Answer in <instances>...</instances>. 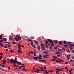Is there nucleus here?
<instances>
[{
  "mask_svg": "<svg viewBox=\"0 0 74 74\" xmlns=\"http://www.w3.org/2000/svg\"><path fill=\"white\" fill-rule=\"evenodd\" d=\"M35 42V44H38L39 43H38V42L37 41L35 40L34 41Z\"/></svg>",
  "mask_w": 74,
  "mask_h": 74,
  "instance_id": "2eb2a0df",
  "label": "nucleus"
},
{
  "mask_svg": "<svg viewBox=\"0 0 74 74\" xmlns=\"http://www.w3.org/2000/svg\"><path fill=\"white\" fill-rule=\"evenodd\" d=\"M38 59H39L40 60V59H41V58L39 57Z\"/></svg>",
  "mask_w": 74,
  "mask_h": 74,
  "instance_id": "052dcab7",
  "label": "nucleus"
},
{
  "mask_svg": "<svg viewBox=\"0 0 74 74\" xmlns=\"http://www.w3.org/2000/svg\"><path fill=\"white\" fill-rule=\"evenodd\" d=\"M58 71H57L56 70V73H58Z\"/></svg>",
  "mask_w": 74,
  "mask_h": 74,
  "instance_id": "e2e57ef3",
  "label": "nucleus"
},
{
  "mask_svg": "<svg viewBox=\"0 0 74 74\" xmlns=\"http://www.w3.org/2000/svg\"><path fill=\"white\" fill-rule=\"evenodd\" d=\"M41 45L42 46V47H45L44 45L43 44H41Z\"/></svg>",
  "mask_w": 74,
  "mask_h": 74,
  "instance_id": "473e14b6",
  "label": "nucleus"
},
{
  "mask_svg": "<svg viewBox=\"0 0 74 74\" xmlns=\"http://www.w3.org/2000/svg\"><path fill=\"white\" fill-rule=\"evenodd\" d=\"M70 56H71V55H68L67 56L66 58H67L69 60V59H70V58H70Z\"/></svg>",
  "mask_w": 74,
  "mask_h": 74,
  "instance_id": "4468645a",
  "label": "nucleus"
},
{
  "mask_svg": "<svg viewBox=\"0 0 74 74\" xmlns=\"http://www.w3.org/2000/svg\"><path fill=\"white\" fill-rule=\"evenodd\" d=\"M56 61V62H64V61H63V60L59 61L58 60H56V61Z\"/></svg>",
  "mask_w": 74,
  "mask_h": 74,
  "instance_id": "9d476101",
  "label": "nucleus"
},
{
  "mask_svg": "<svg viewBox=\"0 0 74 74\" xmlns=\"http://www.w3.org/2000/svg\"><path fill=\"white\" fill-rule=\"evenodd\" d=\"M2 42H3V40L1 39L0 40V43Z\"/></svg>",
  "mask_w": 74,
  "mask_h": 74,
  "instance_id": "2f4dec72",
  "label": "nucleus"
},
{
  "mask_svg": "<svg viewBox=\"0 0 74 74\" xmlns=\"http://www.w3.org/2000/svg\"><path fill=\"white\" fill-rule=\"evenodd\" d=\"M18 40H21V37H19L18 38Z\"/></svg>",
  "mask_w": 74,
  "mask_h": 74,
  "instance_id": "4c0bfd02",
  "label": "nucleus"
},
{
  "mask_svg": "<svg viewBox=\"0 0 74 74\" xmlns=\"http://www.w3.org/2000/svg\"><path fill=\"white\" fill-rule=\"evenodd\" d=\"M69 46H71V47H73V45L70 44L69 45Z\"/></svg>",
  "mask_w": 74,
  "mask_h": 74,
  "instance_id": "c9c22d12",
  "label": "nucleus"
},
{
  "mask_svg": "<svg viewBox=\"0 0 74 74\" xmlns=\"http://www.w3.org/2000/svg\"><path fill=\"white\" fill-rule=\"evenodd\" d=\"M62 50L63 51H65V49H64V48H62Z\"/></svg>",
  "mask_w": 74,
  "mask_h": 74,
  "instance_id": "3c124183",
  "label": "nucleus"
},
{
  "mask_svg": "<svg viewBox=\"0 0 74 74\" xmlns=\"http://www.w3.org/2000/svg\"><path fill=\"white\" fill-rule=\"evenodd\" d=\"M57 59H58V60H60V58H57Z\"/></svg>",
  "mask_w": 74,
  "mask_h": 74,
  "instance_id": "680f3d73",
  "label": "nucleus"
},
{
  "mask_svg": "<svg viewBox=\"0 0 74 74\" xmlns=\"http://www.w3.org/2000/svg\"><path fill=\"white\" fill-rule=\"evenodd\" d=\"M10 52H12H12H14V51L11 50L10 51Z\"/></svg>",
  "mask_w": 74,
  "mask_h": 74,
  "instance_id": "603ef678",
  "label": "nucleus"
},
{
  "mask_svg": "<svg viewBox=\"0 0 74 74\" xmlns=\"http://www.w3.org/2000/svg\"><path fill=\"white\" fill-rule=\"evenodd\" d=\"M70 61L71 62H74V60L71 59L70 60Z\"/></svg>",
  "mask_w": 74,
  "mask_h": 74,
  "instance_id": "58836bf2",
  "label": "nucleus"
},
{
  "mask_svg": "<svg viewBox=\"0 0 74 74\" xmlns=\"http://www.w3.org/2000/svg\"><path fill=\"white\" fill-rule=\"evenodd\" d=\"M34 59H36V60H38V58L37 57H34Z\"/></svg>",
  "mask_w": 74,
  "mask_h": 74,
  "instance_id": "aec40b11",
  "label": "nucleus"
},
{
  "mask_svg": "<svg viewBox=\"0 0 74 74\" xmlns=\"http://www.w3.org/2000/svg\"><path fill=\"white\" fill-rule=\"evenodd\" d=\"M70 74H73V73L72 72H70Z\"/></svg>",
  "mask_w": 74,
  "mask_h": 74,
  "instance_id": "774afa93",
  "label": "nucleus"
},
{
  "mask_svg": "<svg viewBox=\"0 0 74 74\" xmlns=\"http://www.w3.org/2000/svg\"><path fill=\"white\" fill-rule=\"evenodd\" d=\"M30 44L32 47H33V48H36V46L34 45H33V42H32L30 43Z\"/></svg>",
  "mask_w": 74,
  "mask_h": 74,
  "instance_id": "423d86ee",
  "label": "nucleus"
},
{
  "mask_svg": "<svg viewBox=\"0 0 74 74\" xmlns=\"http://www.w3.org/2000/svg\"><path fill=\"white\" fill-rule=\"evenodd\" d=\"M58 41H56L55 42V43H58Z\"/></svg>",
  "mask_w": 74,
  "mask_h": 74,
  "instance_id": "69168bd1",
  "label": "nucleus"
},
{
  "mask_svg": "<svg viewBox=\"0 0 74 74\" xmlns=\"http://www.w3.org/2000/svg\"><path fill=\"white\" fill-rule=\"evenodd\" d=\"M44 53H45L44 55H43V57L44 58H47L48 57L47 56H49V55L47 54L48 53V52L47 51H44L43 52Z\"/></svg>",
  "mask_w": 74,
  "mask_h": 74,
  "instance_id": "7ed1b4c3",
  "label": "nucleus"
},
{
  "mask_svg": "<svg viewBox=\"0 0 74 74\" xmlns=\"http://www.w3.org/2000/svg\"><path fill=\"white\" fill-rule=\"evenodd\" d=\"M5 67V65H2V67Z\"/></svg>",
  "mask_w": 74,
  "mask_h": 74,
  "instance_id": "8fccbe9b",
  "label": "nucleus"
},
{
  "mask_svg": "<svg viewBox=\"0 0 74 74\" xmlns=\"http://www.w3.org/2000/svg\"><path fill=\"white\" fill-rule=\"evenodd\" d=\"M36 71L32 70V71L36 72V73H38L39 71H40V70L38 69H36Z\"/></svg>",
  "mask_w": 74,
  "mask_h": 74,
  "instance_id": "39448f33",
  "label": "nucleus"
},
{
  "mask_svg": "<svg viewBox=\"0 0 74 74\" xmlns=\"http://www.w3.org/2000/svg\"><path fill=\"white\" fill-rule=\"evenodd\" d=\"M16 37L14 38L15 40H16V41H19V39H18V37H19L20 36H18V35H16Z\"/></svg>",
  "mask_w": 74,
  "mask_h": 74,
  "instance_id": "20e7f679",
  "label": "nucleus"
},
{
  "mask_svg": "<svg viewBox=\"0 0 74 74\" xmlns=\"http://www.w3.org/2000/svg\"><path fill=\"white\" fill-rule=\"evenodd\" d=\"M28 41H30L31 42H33V40L31 39H28Z\"/></svg>",
  "mask_w": 74,
  "mask_h": 74,
  "instance_id": "a878e982",
  "label": "nucleus"
},
{
  "mask_svg": "<svg viewBox=\"0 0 74 74\" xmlns=\"http://www.w3.org/2000/svg\"><path fill=\"white\" fill-rule=\"evenodd\" d=\"M23 70H25V71H26V69H25V68H23Z\"/></svg>",
  "mask_w": 74,
  "mask_h": 74,
  "instance_id": "864d4df0",
  "label": "nucleus"
},
{
  "mask_svg": "<svg viewBox=\"0 0 74 74\" xmlns=\"http://www.w3.org/2000/svg\"><path fill=\"white\" fill-rule=\"evenodd\" d=\"M39 62H46V61L45 60H40L39 61Z\"/></svg>",
  "mask_w": 74,
  "mask_h": 74,
  "instance_id": "9b49d317",
  "label": "nucleus"
},
{
  "mask_svg": "<svg viewBox=\"0 0 74 74\" xmlns=\"http://www.w3.org/2000/svg\"><path fill=\"white\" fill-rule=\"evenodd\" d=\"M39 56L40 58H42V56L41 54H39Z\"/></svg>",
  "mask_w": 74,
  "mask_h": 74,
  "instance_id": "c756f323",
  "label": "nucleus"
},
{
  "mask_svg": "<svg viewBox=\"0 0 74 74\" xmlns=\"http://www.w3.org/2000/svg\"><path fill=\"white\" fill-rule=\"evenodd\" d=\"M67 44H71V42H67Z\"/></svg>",
  "mask_w": 74,
  "mask_h": 74,
  "instance_id": "37998d69",
  "label": "nucleus"
},
{
  "mask_svg": "<svg viewBox=\"0 0 74 74\" xmlns=\"http://www.w3.org/2000/svg\"><path fill=\"white\" fill-rule=\"evenodd\" d=\"M0 38L1 39H2V35H0Z\"/></svg>",
  "mask_w": 74,
  "mask_h": 74,
  "instance_id": "72a5a7b5",
  "label": "nucleus"
},
{
  "mask_svg": "<svg viewBox=\"0 0 74 74\" xmlns=\"http://www.w3.org/2000/svg\"><path fill=\"white\" fill-rule=\"evenodd\" d=\"M0 55L1 56H2V55H3V53H0Z\"/></svg>",
  "mask_w": 74,
  "mask_h": 74,
  "instance_id": "13d9d810",
  "label": "nucleus"
},
{
  "mask_svg": "<svg viewBox=\"0 0 74 74\" xmlns=\"http://www.w3.org/2000/svg\"><path fill=\"white\" fill-rule=\"evenodd\" d=\"M49 48H50V49H52V47L50 46V47H49Z\"/></svg>",
  "mask_w": 74,
  "mask_h": 74,
  "instance_id": "4d7b16f0",
  "label": "nucleus"
},
{
  "mask_svg": "<svg viewBox=\"0 0 74 74\" xmlns=\"http://www.w3.org/2000/svg\"><path fill=\"white\" fill-rule=\"evenodd\" d=\"M35 54H36V52H34V56H37V55H36Z\"/></svg>",
  "mask_w": 74,
  "mask_h": 74,
  "instance_id": "a19ab883",
  "label": "nucleus"
},
{
  "mask_svg": "<svg viewBox=\"0 0 74 74\" xmlns=\"http://www.w3.org/2000/svg\"><path fill=\"white\" fill-rule=\"evenodd\" d=\"M53 58H54V59H57V57H56L55 56H53Z\"/></svg>",
  "mask_w": 74,
  "mask_h": 74,
  "instance_id": "cd10ccee",
  "label": "nucleus"
},
{
  "mask_svg": "<svg viewBox=\"0 0 74 74\" xmlns=\"http://www.w3.org/2000/svg\"><path fill=\"white\" fill-rule=\"evenodd\" d=\"M66 51H67V52H68L69 53H70V50H69L67 49H66Z\"/></svg>",
  "mask_w": 74,
  "mask_h": 74,
  "instance_id": "393cba45",
  "label": "nucleus"
},
{
  "mask_svg": "<svg viewBox=\"0 0 74 74\" xmlns=\"http://www.w3.org/2000/svg\"><path fill=\"white\" fill-rule=\"evenodd\" d=\"M51 60H52V61H56V60H54L53 59H51Z\"/></svg>",
  "mask_w": 74,
  "mask_h": 74,
  "instance_id": "de8ad7c7",
  "label": "nucleus"
},
{
  "mask_svg": "<svg viewBox=\"0 0 74 74\" xmlns=\"http://www.w3.org/2000/svg\"><path fill=\"white\" fill-rule=\"evenodd\" d=\"M73 71V69L70 70L69 71V72H71V71Z\"/></svg>",
  "mask_w": 74,
  "mask_h": 74,
  "instance_id": "49530a36",
  "label": "nucleus"
},
{
  "mask_svg": "<svg viewBox=\"0 0 74 74\" xmlns=\"http://www.w3.org/2000/svg\"><path fill=\"white\" fill-rule=\"evenodd\" d=\"M13 44H16V43H15V42H12Z\"/></svg>",
  "mask_w": 74,
  "mask_h": 74,
  "instance_id": "6e6d98bb",
  "label": "nucleus"
},
{
  "mask_svg": "<svg viewBox=\"0 0 74 74\" xmlns=\"http://www.w3.org/2000/svg\"><path fill=\"white\" fill-rule=\"evenodd\" d=\"M9 60L10 61V62H12L11 63L12 64H13V63H14V67H16V65H15V64H16V63H18V61L16 60H14L13 59H10Z\"/></svg>",
  "mask_w": 74,
  "mask_h": 74,
  "instance_id": "f257e3e1",
  "label": "nucleus"
},
{
  "mask_svg": "<svg viewBox=\"0 0 74 74\" xmlns=\"http://www.w3.org/2000/svg\"><path fill=\"white\" fill-rule=\"evenodd\" d=\"M14 59L16 60H17V58L16 57H15L14 58Z\"/></svg>",
  "mask_w": 74,
  "mask_h": 74,
  "instance_id": "bf43d9fd",
  "label": "nucleus"
},
{
  "mask_svg": "<svg viewBox=\"0 0 74 74\" xmlns=\"http://www.w3.org/2000/svg\"><path fill=\"white\" fill-rule=\"evenodd\" d=\"M62 44V41H60L59 42V44H60V45Z\"/></svg>",
  "mask_w": 74,
  "mask_h": 74,
  "instance_id": "4be33fe9",
  "label": "nucleus"
},
{
  "mask_svg": "<svg viewBox=\"0 0 74 74\" xmlns=\"http://www.w3.org/2000/svg\"><path fill=\"white\" fill-rule=\"evenodd\" d=\"M52 72H53L51 70H50L49 71V73H52Z\"/></svg>",
  "mask_w": 74,
  "mask_h": 74,
  "instance_id": "79ce46f5",
  "label": "nucleus"
},
{
  "mask_svg": "<svg viewBox=\"0 0 74 74\" xmlns=\"http://www.w3.org/2000/svg\"><path fill=\"white\" fill-rule=\"evenodd\" d=\"M7 61L6 60H5V59H3V64H4Z\"/></svg>",
  "mask_w": 74,
  "mask_h": 74,
  "instance_id": "1a4fd4ad",
  "label": "nucleus"
},
{
  "mask_svg": "<svg viewBox=\"0 0 74 74\" xmlns=\"http://www.w3.org/2000/svg\"><path fill=\"white\" fill-rule=\"evenodd\" d=\"M61 69H61H56V70H57L58 71H63V70H64V69L63 68H62Z\"/></svg>",
  "mask_w": 74,
  "mask_h": 74,
  "instance_id": "6e6552de",
  "label": "nucleus"
},
{
  "mask_svg": "<svg viewBox=\"0 0 74 74\" xmlns=\"http://www.w3.org/2000/svg\"><path fill=\"white\" fill-rule=\"evenodd\" d=\"M58 51H62V50L61 49H58Z\"/></svg>",
  "mask_w": 74,
  "mask_h": 74,
  "instance_id": "c03bdc74",
  "label": "nucleus"
},
{
  "mask_svg": "<svg viewBox=\"0 0 74 74\" xmlns=\"http://www.w3.org/2000/svg\"><path fill=\"white\" fill-rule=\"evenodd\" d=\"M57 53L58 55H62V53L58 51Z\"/></svg>",
  "mask_w": 74,
  "mask_h": 74,
  "instance_id": "dca6fc26",
  "label": "nucleus"
},
{
  "mask_svg": "<svg viewBox=\"0 0 74 74\" xmlns=\"http://www.w3.org/2000/svg\"><path fill=\"white\" fill-rule=\"evenodd\" d=\"M54 49H58V47H55L54 48Z\"/></svg>",
  "mask_w": 74,
  "mask_h": 74,
  "instance_id": "0e129e2a",
  "label": "nucleus"
},
{
  "mask_svg": "<svg viewBox=\"0 0 74 74\" xmlns=\"http://www.w3.org/2000/svg\"><path fill=\"white\" fill-rule=\"evenodd\" d=\"M51 47H53L54 46V44L53 43L51 44Z\"/></svg>",
  "mask_w": 74,
  "mask_h": 74,
  "instance_id": "7c9ffc66",
  "label": "nucleus"
},
{
  "mask_svg": "<svg viewBox=\"0 0 74 74\" xmlns=\"http://www.w3.org/2000/svg\"><path fill=\"white\" fill-rule=\"evenodd\" d=\"M5 43H6L7 44L8 43V44H10V43L8 42H5Z\"/></svg>",
  "mask_w": 74,
  "mask_h": 74,
  "instance_id": "ea45409f",
  "label": "nucleus"
},
{
  "mask_svg": "<svg viewBox=\"0 0 74 74\" xmlns=\"http://www.w3.org/2000/svg\"><path fill=\"white\" fill-rule=\"evenodd\" d=\"M47 40L48 41L50 42H51V43H53V41H52V40L50 39H47Z\"/></svg>",
  "mask_w": 74,
  "mask_h": 74,
  "instance_id": "0eeeda50",
  "label": "nucleus"
},
{
  "mask_svg": "<svg viewBox=\"0 0 74 74\" xmlns=\"http://www.w3.org/2000/svg\"><path fill=\"white\" fill-rule=\"evenodd\" d=\"M22 64V62H18L17 63V64H18V66H19L20 65H21Z\"/></svg>",
  "mask_w": 74,
  "mask_h": 74,
  "instance_id": "6ab92c4d",
  "label": "nucleus"
},
{
  "mask_svg": "<svg viewBox=\"0 0 74 74\" xmlns=\"http://www.w3.org/2000/svg\"><path fill=\"white\" fill-rule=\"evenodd\" d=\"M8 47H11V45H8Z\"/></svg>",
  "mask_w": 74,
  "mask_h": 74,
  "instance_id": "5fc2aeb1",
  "label": "nucleus"
},
{
  "mask_svg": "<svg viewBox=\"0 0 74 74\" xmlns=\"http://www.w3.org/2000/svg\"><path fill=\"white\" fill-rule=\"evenodd\" d=\"M33 53V52H29V53H27V55H29V56H30V54H32Z\"/></svg>",
  "mask_w": 74,
  "mask_h": 74,
  "instance_id": "f8f14e48",
  "label": "nucleus"
},
{
  "mask_svg": "<svg viewBox=\"0 0 74 74\" xmlns=\"http://www.w3.org/2000/svg\"><path fill=\"white\" fill-rule=\"evenodd\" d=\"M45 46L47 47H48V45H47V44H45Z\"/></svg>",
  "mask_w": 74,
  "mask_h": 74,
  "instance_id": "338daca9",
  "label": "nucleus"
},
{
  "mask_svg": "<svg viewBox=\"0 0 74 74\" xmlns=\"http://www.w3.org/2000/svg\"><path fill=\"white\" fill-rule=\"evenodd\" d=\"M17 46L18 47V48L19 49L18 50V51H17L19 53H22V51L20 50V49H21V44H19L18 45H17Z\"/></svg>",
  "mask_w": 74,
  "mask_h": 74,
  "instance_id": "f03ea898",
  "label": "nucleus"
},
{
  "mask_svg": "<svg viewBox=\"0 0 74 74\" xmlns=\"http://www.w3.org/2000/svg\"><path fill=\"white\" fill-rule=\"evenodd\" d=\"M64 46L65 47H66V48H68L67 45H64Z\"/></svg>",
  "mask_w": 74,
  "mask_h": 74,
  "instance_id": "f704fd0d",
  "label": "nucleus"
},
{
  "mask_svg": "<svg viewBox=\"0 0 74 74\" xmlns=\"http://www.w3.org/2000/svg\"><path fill=\"white\" fill-rule=\"evenodd\" d=\"M39 69H42L41 71H44V70L43 69H44V68L39 67Z\"/></svg>",
  "mask_w": 74,
  "mask_h": 74,
  "instance_id": "f3484780",
  "label": "nucleus"
},
{
  "mask_svg": "<svg viewBox=\"0 0 74 74\" xmlns=\"http://www.w3.org/2000/svg\"><path fill=\"white\" fill-rule=\"evenodd\" d=\"M3 58V57L0 56V60H1V59H2V58Z\"/></svg>",
  "mask_w": 74,
  "mask_h": 74,
  "instance_id": "a18cd8bd",
  "label": "nucleus"
},
{
  "mask_svg": "<svg viewBox=\"0 0 74 74\" xmlns=\"http://www.w3.org/2000/svg\"><path fill=\"white\" fill-rule=\"evenodd\" d=\"M45 42L46 44H48L49 43L48 41H46Z\"/></svg>",
  "mask_w": 74,
  "mask_h": 74,
  "instance_id": "e433bc0d",
  "label": "nucleus"
},
{
  "mask_svg": "<svg viewBox=\"0 0 74 74\" xmlns=\"http://www.w3.org/2000/svg\"><path fill=\"white\" fill-rule=\"evenodd\" d=\"M69 48H70V49H73V48L71 47H69Z\"/></svg>",
  "mask_w": 74,
  "mask_h": 74,
  "instance_id": "09e8293b",
  "label": "nucleus"
},
{
  "mask_svg": "<svg viewBox=\"0 0 74 74\" xmlns=\"http://www.w3.org/2000/svg\"><path fill=\"white\" fill-rule=\"evenodd\" d=\"M37 49H38V50H40V46H38V47Z\"/></svg>",
  "mask_w": 74,
  "mask_h": 74,
  "instance_id": "412c9836",
  "label": "nucleus"
},
{
  "mask_svg": "<svg viewBox=\"0 0 74 74\" xmlns=\"http://www.w3.org/2000/svg\"><path fill=\"white\" fill-rule=\"evenodd\" d=\"M9 39L10 40H12L13 38H12V37H10L9 38Z\"/></svg>",
  "mask_w": 74,
  "mask_h": 74,
  "instance_id": "a211bd4d",
  "label": "nucleus"
},
{
  "mask_svg": "<svg viewBox=\"0 0 74 74\" xmlns=\"http://www.w3.org/2000/svg\"><path fill=\"white\" fill-rule=\"evenodd\" d=\"M3 41H7V39H6L5 38H3Z\"/></svg>",
  "mask_w": 74,
  "mask_h": 74,
  "instance_id": "5701e85b",
  "label": "nucleus"
},
{
  "mask_svg": "<svg viewBox=\"0 0 74 74\" xmlns=\"http://www.w3.org/2000/svg\"><path fill=\"white\" fill-rule=\"evenodd\" d=\"M0 46H1L2 47H4V46L1 43H0Z\"/></svg>",
  "mask_w": 74,
  "mask_h": 74,
  "instance_id": "c85d7f7f",
  "label": "nucleus"
},
{
  "mask_svg": "<svg viewBox=\"0 0 74 74\" xmlns=\"http://www.w3.org/2000/svg\"><path fill=\"white\" fill-rule=\"evenodd\" d=\"M63 42L64 44H66V43H67V42L66 41H63Z\"/></svg>",
  "mask_w": 74,
  "mask_h": 74,
  "instance_id": "bb28decb",
  "label": "nucleus"
},
{
  "mask_svg": "<svg viewBox=\"0 0 74 74\" xmlns=\"http://www.w3.org/2000/svg\"><path fill=\"white\" fill-rule=\"evenodd\" d=\"M16 69H18V70H20L21 69V67L19 66H16Z\"/></svg>",
  "mask_w": 74,
  "mask_h": 74,
  "instance_id": "ddd939ff",
  "label": "nucleus"
},
{
  "mask_svg": "<svg viewBox=\"0 0 74 74\" xmlns=\"http://www.w3.org/2000/svg\"><path fill=\"white\" fill-rule=\"evenodd\" d=\"M42 49L43 50H45V47H42Z\"/></svg>",
  "mask_w": 74,
  "mask_h": 74,
  "instance_id": "b1692460",
  "label": "nucleus"
}]
</instances>
